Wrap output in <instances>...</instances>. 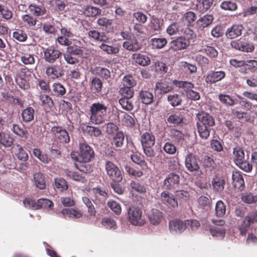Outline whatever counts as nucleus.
I'll return each instance as SVG.
<instances>
[{
	"label": "nucleus",
	"instance_id": "10",
	"mask_svg": "<svg viewBox=\"0 0 257 257\" xmlns=\"http://www.w3.org/2000/svg\"><path fill=\"white\" fill-rule=\"evenodd\" d=\"M199 160L192 153H188L185 157V165L190 172H199L200 170Z\"/></svg>",
	"mask_w": 257,
	"mask_h": 257
},
{
	"label": "nucleus",
	"instance_id": "40",
	"mask_svg": "<svg viewBox=\"0 0 257 257\" xmlns=\"http://www.w3.org/2000/svg\"><path fill=\"white\" fill-rule=\"evenodd\" d=\"M93 72L103 79L107 80L110 78V71L107 68L96 66L94 68Z\"/></svg>",
	"mask_w": 257,
	"mask_h": 257
},
{
	"label": "nucleus",
	"instance_id": "35",
	"mask_svg": "<svg viewBox=\"0 0 257 257\" xmlns=\"http://www.w3.org/2000/svg\"><path fill=\"white\" fill-rule=\"evenodd\" d=\"M131 159L134 163L142 168H148V164L144 159V157L142 156L141 154L134 153L131 156Z\"/></svg>",
	"mask_w": 257,
	"mask_h": 257
},
{
	"label": "nucleus",
	"instance_id": "54",
	"mask_svg": "<svg viewBox=\"0 0 257 257\" xmlns=\"http://www.w3.org/2000/svg\"><path fill=\"white\" fill-rule=\"evenodd\" d=\"M241 199L245 203H255L257 202V195H253L251 193L245 192L242 194Z\"/></svg>",
	"mask_w": 257,
	"mask_h": 257
},
{
	"label": "nucleus",
	"instance_id": "47",
	"mask_svg": "<svg viewBox=\"0 0 257 257\" xmlns=\"http://www.w3.org/2000/svg\"><path fill=\"white\" fill-rule=\"evenodd\" d=\"M84 131L91 137H98L102 135V132L100 128L97 127L86 125Z\"/></svg>",
	"mask_w": 257,
	"mask_h": 257
},
{
	"label": "nucleus",
	"instance_id": "52",
	"mask_svg": "<svg viewBox=\"0 0 257 257\" xmlns=\"http://www.w3.org/2000/svg\"><path fill=\"white\" fill-rule=\"evenodd\" d=\"M119 92L122 96L121 98H132L134 95V88L131 87L123 86L119 89Z\"/></svg>",
	"mask_w": 257,
	"mask_h": 257
},
{
	"label": "nucleus",
	"instance_id": "16",
	"mask_svg": "<svg viewBox=\"0 0 257 257\" xmlns=\"http://www.w3.org/2000/svg\"><path fill=\"white\" fill-rule=\"evenodd\" d=\"M174 89L170 82L160 81L156 84L155 91L160 94H164L171 91Z\"/></svg>",
	"mask_w": 257,
	"mask_h": 257
},
{
	"label": "nucleus",
	"instance_id": "29",
	"mask_svg": "<svg viewBox=\"0 0 257 257\" xmlns=\"http://www.w3.org/2000/svg\"><path fill=\"white\" fill-rule=\"evenodd\" d=\"M139 99L145 104H150L153 102L154 95L148 90H142L139 93Z\"/></svg>",
	"mask_w": 257,
	"mask_h": 257
},
{
	"label": "nucleus",
	"instance_id": "59",
	"mask_svg": "<svg viewBox=\"0 0 257 257\" xmlns=\"http://www.w3.org/2000/svg\"><path fill=\"white\" fill-rule=\"evenodd\" d=\"M101 224L107 228L116 229L117 225L115 221L111 218L105 217L102 219Z\"/></svg>",
	"mask_w": 257,
	"mask_h": 257
},
{
	"label": "nucleus",
	"instance_id": "27",
	"mask_svg": "<svg viewBox=\"0 0 257 257\" xmlns=\"http://www.w3.org/2000/svg\"><path fill=\"white\" fill-rule=\"evenodd\" d=\"M102 86V81L100 78L97 77L92 78L90 83V88L93 93H100L101 92Z\"/></svg>",
	"mask_w": 257,
	"mask_h": 257
},
{
	"label": "nucleus",
	"instance_id": "41",
	"mask_svg": "<svg viewBox=\"0 0 257 257\" xmlns=\"http://www.w3.org/2000/svg\"><path fill=\"white\" fill-rule=\"evenodd\" d=\"M134 59L138 64L145 66L148 65L150 63L149 58L146 55L138 54L133 55Z\"/></svg>",
	"mask_w": 257,
	"mask_h": 257
},
{
	"label": "nucleus",
	"instance_id": "45",
	"mask_svg": "<svg viewBox=\"0 0 257 257\" xmlns=\"http://www.w3.org/2000/svg\"><path fill=\"white\" fill-rule=\"evenodd\" d=\"M167 100L170 105L173 107L181 105L182 101L181 95L178 94L169 95L167 97Z\"/></svg>",
	"mask_w": 257,
	"mask_h": 257
},
{
	"label": "nucleus",
	"instance_id": "43",
	"mask_svg": "<svg viewBox=\"0 0 257 257\" xmlns=\"http://www.w3.org/2000/svg\"><path fill=\"white\" fill-rule=\"evenodd\" d=\"M29 10L32 14L36 16H43L46 13V10L43 7L36 5H30L29 6Z\"/></svg>",
	"mask_w": 257,
	"mask_h": 257
},
{
	"label": "nucleus",
	"instance_id": "31",
	"mask_svg": "<svg viewBox=\"0 0 257 257\" xmlns=\"http://www.w3.org/2000/svg\"><path fill=\"white\" fill-rule=\"evenodd\" d=\"M213 18L211 15H206L200 18L197 22V25L200 30L209 26L213 22Z\"/></svg>",
	"mask_w": 257,
	"mask_h": 257
},
{
	"label": "nucleus",
	"instance_id": "18",
	"mask_svg": "<svg viewBox=\"0 0 257 257\" xmlns=\"http://www.w3.org/2000/svg\"><path fill=\"white\" fill-rule=\"evenodd\" d=\"M225 181L223 176L216 174L212 179V185L213 189L218 192L222 191L224 188Z\"/></svg>",
	"mask_w": 257,
	"mask_h": 257
},
{
	"label": "nucleus",
	"instance_id": "12",
	"mask_svg": "<svg viewBox=\"0 0 257 257\" xmlns=\"http://www.w3.org/2000/svg\"><path fill=\"white\" fill-rule=\"evenodd\" d=\"M94 156L92 148L85 143L79 144V157L82 161L89 162Z\"/></svg>",
	"mask_w": 257,
	"mask_h": 257
},
{
	"label": "nucleus",
	"instance_id": "50",
	"mask_svg": "<svg viewBox=\"0 0 257 257\" xmlns=\"http://www.w3.org/2000/svg\"><path fill=\"white\" fill-rule=\"evenodd\" d=\"M64 173L67 177L76 181H78L82 183H84L86 181V179L84 177L79 175L76 172H72L67 169L65 171Z\"/></svg>",
	"mask_w": 257,
	"mask_h": 257
},
{
	"label": "nucleus",
	"instance_id": "22",
	"mask_svg": "<svg viewBox=\"0 0 257 257\" xmlns=\"http://www.w3.org/2000/svg\"><path fill=\"white\" fill-rule=\"evenodd\" d=\"M163 217V213L157 209H153L148 215L149 220L151 223L153 225L160 224Z\"/></svg>",
	"mask_w": 257,
	"mask_h": 257
},
{
	"label": "nucleus",
	"instance_id": "33",
	"mask_svg": "<svg viewBox=\"0 0 257 257\" xmlns=\"http://www.w3.org/2000/svg\"><path fill=\"white\" fill-rule=\"evenodd\" d=\"M52 94L57 97H62L66 93L65 87L60 82L54 83L52 85Z\"/></svg>",
	"mask_w": 257,
	"mask_h": 257
},
{
	"label": "nucleus",
	"instance_id": "7",
	"mask_svg": "<svg viewBox=\"0 0 257 257\" xmlns=\"http://www.w3.org/2000/svg\"><path fill=\"white\" fill-rule=\"evenodd\" d=\"M51 132L55 138L61 144H68L70 138L67 131L62 126H54L51 128Z\"/></svg>",
	"mask_w": 257,
	"mask_h": 257
},
{
	"label": "nucleus",
	"instance_id": "44",
	"mask_svg": "<svg viewBox=\"0 0 257 257\" xmlns=\"http://www.w3.org/2000/svg\"><path fill=\"white\" fill-rule=\"evenodd\" d=\"M173 83L178 87L184 88L186 92L187 90H192V88L194 87V84L188 81L174 80Z\"/></svg>",
	"mask_w": 257,
	"mask_h": 257
},
{
	"label": "nucleus",
	"instance_id": "57",
	"mask_svg": "<svg viewBox=\"0 0 257 257\" xmlns=\"http://www.w3.org/2000/svg\"><path fill=\"white\" fill-rule=\"evenodd\" d=\"M167 43L165 38H153L151 40L152 48H163Z\"/></svg>",
	"mask_w": 257,
	"mask_h": 257
},
{
	"label": "nucleus",
	"instance_id": "8",
	"mask_svg": "<svg viewBox=\"0 0 257 257\" xmlns=\"http://www.w3.org/2000/svg\"><path fill=\"white\" fill-rule=\"evenodd\" d=\"M160 200L162 203L169 208L175 209L178 206L177 199L172 193L168 191H164L161 193Z\"/></svg>",
	"mask_w": 257,
	"mask_h": 257
},
{
	"label": "nucleus",
	"instance_id": "39",
	"mask_svg": "<svg viewBox=\"0 0 257 257\" xmlns=\"http://www.w3.org/2000/svg\"><path fill=\"white\" fill-rule=\"evenodd\" d=\"M88 162H84V161H79V162H77L74 164L75 167L78 170H79L81 172L84 174L90 173L92 172V167L88 163Z\"/></svg>",
	"mask_w": 257,
	"mask_h": 257
},
{
	"label": "nucleus",
	"instance_id": "56",
	"mask_svg": "<svg viewBox=\"0 0 257 257\" xmlns=\"http://www.w3.org/2000/svg\"><path fill=\"white\" fill-rule=\"evenodd\" d=\"M82 201L88 208V213L91 216H95L96 214V210L90 199L87 197H82Z\"/></svg>",
	"mask_w": 257,
	"mask_h": 257
},
{
	"label": "nucleus",
	"instance_id": "63",
	"mask_svg": "<svg viewBox=\"0 0 257 257\" xmlns=\"http://www.w3.org/2000/svg\"><path fill=\"white\" fill-rule=\"evenodd\" d=\"M108 206L116 214L119 215L121 213V208L120 204L116 201L112 200L108 202Z\"/></svg>",
	"mask_w": 257,
	"mask_h": 257
},
{
	"label": "nucleus",
	"instance_id": "60",
	"mask_svg": "<svg viewBox=\"0 0 257 257\" xmlns=\"http://www.w3.org/2000/svg\"><path fill=\"white\" fill-rule=\"evenodd\" d=\"M22 19L24 23L27 24L29 27L36 25L37 21V18L30 14H25L22 16Z\"/></svg>",
	"mask_w": 257,
	"mask_h": 257
},
{
	"label": "nucleus",
	"instance_id": "13",
	"mask_svg": "<svg viewBox=\"0 0 257 257\" xmlns=\"http://www.w3.org/2000/svg\"><path fill=\"white\" fill-rule=\"evenodd\" d=\"M186 222L178 219H173L169 222V229L172 233H182L186 228Z\"/></svg>",
	"mask_w": 257,
	"mask_h": 257
},
{
	"label": "nucleus",
	"instance_id": "46",
	"mask_svg": "<svg viewBox=\"0 0 257 257\" xmlns=\"http://www.w3.org/2000/svg\"><path fill=\"white\" fill-rule=\"evenodd\" d=\"M204 167L206 171L211 172L216 168V164L215 163L214 160L209 157L206 156L204 160Z\"/></svg>",
	"mask_w": 257,
	"mask_h": 257
},
{
	"label": "nucleus",
	"instance_id": "26",
	"mask_svg": "<svg viewBox=\"0 0 257 257\" xmlns=\"http://www.w3.org/2000/svg\"><path fill=\"white\" fill-rule=\"evenodd\" d=\"M80 52L81 49H75V51H73V49H67L66 53L64 54V58L67 63L75 64L78 62L75 56Z\"/></svg>",
	"mask_w": 257,
	"mask_h": 257
},
{
	"label": "nucleus",
	"instance_id": "55",
	"mask_svg": "<svg viewBox=\"0 0 257 257\" xmlns=\"http://www.w3.org/2000/svg\"><path fill=\"white\" fill-rule=\"evenodd\" d=\"M12 131L14 133L21 138L25 137L27 138V135H28L27 130L23 127H21L18 124H14L13 125Z\"/></svg>",
	"mask_w": 257,
	"mask_h": 257
},
{
	"label": "nucleus",
	"instance_id": "21",
	"mask_svg": "<svg viewBox=\"0 0 257 257\" xmlns=\"http://www.w3.org/2000/svg\"><path fill=\"white\" fill-rule=\"evenodd\" d=\"M140 141L142 147L148 146H154L156 138L152 133L146 132L141 135Z\"/></svg>",
	"mask_w": 257,
	"mask_h": 257
},
{
	"label": "nucleus",
	"instance_id": "25",
	"mask_svg": "<svg viewBox=\"0 0 257 257\" xmlns=\"http://www.w3.org/2000/svg\"><path fill=\"white\" fill-rule=\"evenodd\" d=\"M181 30H183L182 23L180 22H175L168 26L166 32L169 35L172 36L180 34Z\"/></svg>",
	"mask_w": 257,
	"mask_h": 257
},
{
	"label": "nucleus",
	"instance_id": "42",
	"mask_svg": "<svg viewBox=\"0 0 257 257\" xmlns=\"http://www.w3.org/2000/svg\"><path fill=\"white\" fill-rule=\"evenodd\" d=\"M164 21L156 17H152L150 24V28L153 31H160L163 25Z\"/></svg>",
	"mask_w": 257,
	"mask_h": 257
},
{
	"label": "nucleus",
	"instance_id": "30",
	"mask_svg": "<svg viewBox=\"0 0 257 257\" xmlns=\"http://www.w3.org/2000/svg\"><path fill=\"white\" fill-rule=\"evenodd\" d=\"M189 40L185 37H179L171 42V47H176L178 48H186L190 45Z\"/></svg>",
	"mask_w": 257,
	"mask_h": 257
},
{
	"label": "nucleus",
	"instance_id": "9",
	"mask_svg": "<svg viewBox=\"0 0 257 257\" xmlns=\"http://www.w3.org/2000/svg\"><path fill=\"white\" fill-rule=\"evenodd\" d=\"M48 76L52 79H59L64 75V67L61 63L48 67L46 70Z\"/></svg>",
	"mask_w": 257,
	"mask_h": 257
},
{
	"label": "nucleus",
	"instance_id": "62",
	"mask_svg": "<svg viewBox=\"0 0 257 257\" xmlns=\"http://www.w3.org/2000/svg\"><path fill=\"white\" fill-rule=\"evenodd\" d=\"M39 207L40 208L49 209L53 206V203L51 200L46 198H40L38 200Z\"/></svg>",
	"mask_w": 257,
	"mask_h": 257
},
{
	"label": "nucleus",
	"instance_id": "49",
	"mask_svg": "<svg viewBox=\"0 0 257 257\" xmlns=\"http://www.w3.org/2000/svg\"><path fill=\"white\" fill-rule=\"evenodd\" d=\"M170 136L178 143L182 144L184 141L183 134L176 128H173L170 131Z\"/></svg>",
	"mask_w": 257,
	"mask_h": 257
},
{
	"label": "nucleus",
	"instance_id": "15",
	"mask_svg": "<svg viewBox=\"0 0 257 257\" xmlns=\"http://www.w3.org/2000/svg\"><path fill=\"white\" fill-rule=\"evenodd\" d=\"M232 184L234 188L240 191L244 190L245 187L244 181L241 172L233 171L232 174Z\"/></svg>",
	"mask_w": 257,
	"mask_h": 257
},
{
	"label": "nucleus",
	"instance_id": "61",
	"mask_svg": "<svg viewBox=\"0 0 257 257\" xmlns=\"http://www.w3.org/2000/svg\"><path fill=\"white\" fill-rule=\"evenodd\" d=\"M153 147L151 146L142 147L143 152L147 157V160L148 161L155 156L156 154Z\"/></svg>",
	"mask_w": 257,
	"mask_h": 257
},
{
	"label": "nucleus",
	"instance_id": "23",
	"mask_svg": "<svg viewBox=\"0 0 257 257\" xmlns=\"http://www.w3.org/2000/svg\"><path fill=\"white\" fill-rule=\"evenodd\" d=\"M243 29L241 25H234L227 30L226 35L228 38L234 39L241 35Z\"/></svg>",
	"mask_w": 257,
	"mask_h": 257
},
{
	"label": "nucleus",
	"instance_id": "37",
	"mask_svg": "<svg viewBox=\"0 0 257 257\" xmlns=\"http://www.w3.org/2000/svg\"><path fill=\"white\" fill-rule=\"evenodd\" d=\"M15 139L9 134L1 133L0 144L5 147H10L14 143Z\"/></svg>",
	"mask_w": 257,
	"mask_h": 257
},
{
	"label": "nucleus",
	"instance_id": "5",
	"mask_svg": "<svg viewBox=\"0 0 257 257\" xmlns=\"http://www.w3.org/2000/svg\"><path fill=\"white\" fill-rule=\"evenodd\" d=\"M231 112L232 115L239 120L244 121L253 123L255 113L250 110L243 111L239 107H235L231 109Z\"/></svg>",
	"mask_w": 257,
	"mask_h": 257
},
{
	"label": "nucleus",
	"instance_id": "19",
	"mask_svg": "<svg viewBox=\"0 0 257 257\" xmlns=\"http://www.w3.org/2000/svg\"><path fill=\"white\" fill-rule=\"evenodd\" d=\"M33 182L36 187L40 190L45 189L46 181L45 175L41 172H37L33 175Z\"/></svg>",
	"mask_w": 257,
	"mask_h": 257
},
{
	"label": "nucleus",
	"instance_id": "32",
	"mask_svg": "<svg viewBox=\"0 0 257 257\" xmlns=\"http://www.w3.org/2000/svg\"><path fill=\"white\" fill-rule=\"evenodd\" d=\"M184 119V117L182 113L177 111L171 114L167 120L170 123L178 125L183 122Z\"/></svg>",
	"mask_w": 257,
	"mask_h": 257
},
{
	"label": "nucleus",
	"instance_id": "24",
	"mask_svg": "<svg viewBox=\"0 0 257 257\" xmlns=\"http://www.w3.org/2000/svg\"><path fill=\"white\" fill-rule=\"evenodd\" d=\"M39 97L41 105L44 108L51 109L54 106L53 100L49 95L41 92Z\"/></svg>",
	"mask_w": 257,
	"mask_h": 257
},
{
	"label": "nucleus",
	"instance_id": "3",
	"mask_svg": "<svg viewBox=\"0 0 257 257\" xmlns=\"http://www.w3.org/2000/svg\"><path fill=\"white\" fill-rule=\"evenodd\" d=\"M107 175L113 182L119 183L123 179V174L120 169L113 162L106 161L104 164Z\"/></svg>",
	"mask_w": 257,
	"mask_h": 257
},
{
	"label": "nucleus",
	"instance_id": "2",
	"mask_svg": "<svg viewBox=\"0 0 257 257\" xmlns=\"http://www.w3.org/2000/svg\"><path fill=\"white\" fill-rule=\"evenodd\" d=\"M108 105L100 102L93 103L90 107V120L93 124H101L105 121Z\"/></svg>",
	"mask_w": 257,
	"mask_h": 257
},
{
	"label": "nucleus",
	"instance_id": "48",
	"mask_svg": "<svg viewBox=\"0 0 257 257\" xmlns=\"http://www.w3.org/2000/svg\"><path fill=\"white\" fill-rule=\"evenodd\" d=\"M101 10L95 7L88 6L84 9V13L88 17H95L101 14Z\"/></svg>",
	"mask_w": 257,
	"mask_h": 257
},
{
	"label": "nucleus",
	"instance_id": "14",
	"mask_svg": "<svg viewBox=\"0 0 257 257\" xmlns=\"http://www.w3.org/2000/svg\"><path fill=\"white\" fill-rule=\"evenodd\" d=\"M28 70L26 68H21L20 72L17 74L15 77V81L17 84L24 90L28 89L30 88V84L26 77V72Z\"/></svg>",
	"mask_w": 257,
	"mask_h": 257
},
{
	"label": "nucleus",
	"instance_id": "36",
	"mask_svg": "<svg viewBox=\"0 0 257 257\" xmlns=\"http://www.w3.org/2000/svg\"><path fill=\"white\" fill-rule=\"evenodd\" d=\"M233 154L234 156V162L236 165L241 163L244 160V153L243 149L236 147L233 149Z\"/></svg>",
	"mask_w": 257,
	"mask_h": 257
},
{
	"label": "nucleus",
	"instance_id": "11",
	"mask_svg": "<svg viewBox=\"0 0 257 257\" xmlns=\"http://www.w3.org/2000/svg\"><path fill=\"white\" fill-rule=\"evenodd\" d=\"M180 183V176L175 173L169 174L163 181V185L168 190L176 189Z\"/></svg>",
	"mask_w": 257,
	"mask_h": 257
},
{
	"label": "nucleus",
	"instance_id": "6",
	"mask_svg": "<svg viewBox=\"0 0 257 257\" xmlns=\"http://www.w3.org/2000/svg\"><path fill=\"white\" fill-rule=\"evenodd\" d=\"M128 219L131 224L141 226L145 221L142 218V211L139 207L133 206L128 211Z\"/></svg>",
	"mask_w": 257,
	"mask_h": 257
},
{
	"label": "nucleus",
	"instance_id": "34",
	"mask_svg": "<svg viewBox=\"0 0 257 257\" xmlns=\"http://www.w3.org/2000/svg\"><path fill=\"white\" fill-rule=\"evenodd\" d=\"M61 213L64 217L80 218L82 216V213L78 210L72 208H66L61 211Z\"/></svg>",
	"mask_w": 257,
	"mask_h": 257
},
{
	"label": "nucleus",
	"instance_id": "53",
	"mask_svg": "<svg viewBox=\"0 0 257 257\" xmlns=\"http://www.w3.org/2000/svg\"><path fill=\"white\" fill-rule=\"evenodd\" d=\"M131 98H120L119 99V103L121 107L128 111H131L134 109V106Z\"/></svg>",
	"mask_w": 257,
	"mask_h": 257
},
{
	"label": "nucleus",
	"instance_id": "51",
	"mask_svg": "<svg viewBox=\"0 0 257 257\" xmlns=\"http://www.w3.org/2000/svg\"><path fill=\"white\" fill-rule=\"evenodd\" d=\"M226 212V207L224 203L221 201H218L215 205V214L216 216L223 217Z\"/></svg>",
	"mask_w": 257,
	"mask_h": 257
},
{
	"label": "nucleus",
	"instance_id": "28",
	"mask_svg": "<svg viewBox=\"0 0 257 257\" xmlns=\"http://www.w3.org/2000/svg\"><path fill=\"white\" fill-rule=\"evenodd\" d=\"M44 53L45 60L50 63H53L61 54L58 49H45Z\"/></svg>",
	"mask_w": 257,
	"mask_h": 257
},
{
	"label": "nucleus",
	"instance_id": "17",
	"mask_svg": "<svg viewBox=\"0 0 257 257\" xmlns=\"http://www.w3.org/2000/svg\"><path fill=\"white\" fill-rule=\"evenodd\" d=\"M225 75L223 71L210 72L205 77V82L210 84L214 83L223 79Z\"/></svg>",
	"mask_w": 257,
	"mask_h": 257
},
{
	"label": "nucleus",
	"instance_id": "38",
	"mask_svg": "<svg viewBox=\"0 0 257 257\" xmlns=\"http://www.w3.org/2000/svg\"><path fill=\"white\" fill-rule=\"evenodd\" d=\"M124 141V135L122 131H119L116 133L113 137L111 144L116 148L122 147Z\"/></svg>",
	"mask_w": 257,
	"mask_h": 257
},
{
	"label": "nucleus",
	"instance_id": "1",
	"mask_svg": "<svg viewBox=\"0 0 257 257\" xmlns=\"http://www.w3.org/2000/svg\"><path fill=\"white\" fill-rule=\"evenodd\" d=\"M197 117L198 121L196 126L199 135L201 139L206 140L210 136L209 127L215 125L214 118L206 112L198 113Z\"/></svg>",
	"mask_w": 257,
	"mask_h": 257
},
{
	"label": "nucleus",
	"instance_id": "64",
	"mask_svg": "<svg viewBox=\"0 0 257 257\" xmlns=\"http://www.w3.org/2000/svg\"><path fill=\"white\" fill-rule=\"evenodd\" d=\"M55 187L61 191L68 189V185L66 181L63 178H56L55 179Z\"/></svg>",
	"mask_w": 257,
	"mask_h": 257
},
{
	"label": "nucleus",
	"instance_id": "58",
	"mask_svg": "<svg viewBox=\"0 0 257 257\" xmlns=\"http://www.w3.org/2000/svg\"><path fill=\"white\" fill-rule=\"evenodd\" d=\"M219 101L226 105L232 106L235 104V100L229 95L221 94L219 95Z\"/></svg>",
	"mask_w": 257,
	"mask_h": 257
},
{
	"label": "nucleus",
	"instance_id": "20",
	"mask_svg": "<svg viewBox=\"0 0 257 257\" xmlns=\"http://www.w3.org/2000/svg\"><path fill=\"white\" fill-rule=\"evenodd\" d=\"M34 116L35 110L31 106H28L22 110V120L25 123L32 122L34 119Z\"/></svg>",
	"mask_w": 257,
	"mask_h": 257
},
{
	"label": "nucleus",
	"instance_id": "4",
	"mask_svg": "<svg viewBox=\"0 0 257 257\" xmlns=\"http://www.w3.org/2000/svg\"><path fill=\"white\" fill-rule=\"evenodd\" d=\"M255 222H257V210L250 212L245 217L241 224L238 225L237 228L240 231V234L245 235L250 225Z\"/></svg>",
	"mask_w": 257,
	"mask_h": 257
}]
</instances>
